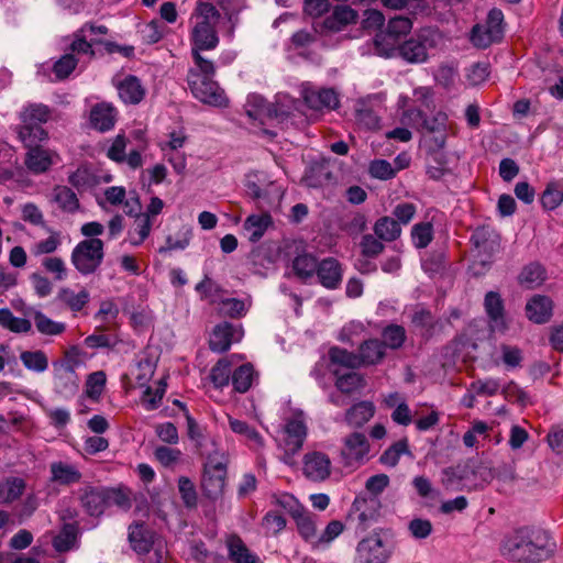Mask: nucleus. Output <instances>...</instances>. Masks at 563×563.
<instances>
[{
    "label": "nucleus",
    "instance_id": "nucleus-64",
    "mask_svg": "<svg viewBox=\"0 0 563 563\" xmlns=\"http://www.w3.org/2000/svg\"><path fill=\"white\" fill-rule=\"evenodd\" d=\"M541 205L547 210L558 208L563 201V190L555 184H549L541 195Z\"/></svg>",
    "mask_w": 563,
    "mask_h": 563
},
{
    "label": "nucleus",
    "instance_id": "nucleus-33",
    "mask_svg": "<svg viewBox=\"0 0 563 563\" xmlns=\"http://www.w3.org/2000/svg\"><path fill=\"white\" fill-rule=\"evenodd\" d=\"M118 91L121 100L124 103L130 104H137L140 103L144 96L145 90L143 86L141 85V81L135 76H128L125 77L119 85H118Z\"/></svg>",
    "mask_w": 563,
    "mask_h": 563
},
{
    "label": "nucleus",
    "instance_id": "nucleus-41",
    "mask_svg": "<svg viewBox=\"0 0 563 563\" xmlns=\"http://www.w3.org/2000/svg\"><path fill=\"white\" fill-rule=\"evenodd\" d=\"M0 325L13 333H27L32 329L30 320L15 317L9 308L0 309Z\"/></svg>",
    "mask_w": 563,
    "mask_h": 563
},
{
    "label": "nucleus",
    "instance_id": "nucleus-51",
    "mask_svg": "<svg viewBox=\"0 0 563 563\" xmlns=\"http://www.w3.org/2000/svg\"><path fill=\"white\" fill-rule=\"evenodd\" d=\"M299 534L307 541L316 544L317 540V528L312 516L306 510V508L294 518Z\"/></svg>",
    "mask_w": 563,
    "mask_h": 563
},
{
    "label": "nucleus",
    "instance_id": "nucleus-63",
    "mask_svg": "<svg viewBox=\"0 0 563 563\" xmlns=\"http://www.w3.org/2000/svg\"><path fill=\"white\" fill-rule=\"evenodd\" d=\"M471 241L474 246H496L500 243V238L489 227H481L473 232Z\"/></svg>",
    "mask_w": 563,
    "mask_h": 563
},
{
    "label": "nucleus",
    "instance_id": "nucleus-31",
    "mask_svg": "<svg viewBox=\"0 0 563 563\" xmlns=\"http://www.w3.org/2000/svg\"><path fill=\"white\" fill-rule=\"evenodd\" d=\"M318 264L319 260L314 255L307 253L306 249H302V252L292 260V271L298 279L307 283L316 276Z\"/></svg>",
    "mask_w": 563,
    "mask_h": 563
},
{
    "label": "nucleus",
    "instance_id": "nucleus-16",
    "mask_svg": "<svg viewBox=\"0 0 563 563\" xmlns=\"http://www.w3.org/2000/svg\"><path fill=\"white\" fill-rule=\"evenodd\" d=\"M484 309L489 320V327L493 331L505 332L507 322L505 317V303L500 294L488 291L484 298Z\"/></svg>",
    "mask_w": 563,
    "mask_h": 563
},
{
    "label": "nucleus",
    "instance_id": "nucleus-36",
    "mask_svg": "<svg viewBox=\"0 0 563 563\" xmlns=\"http://www.w3.org/2000/svg\"><path fill=\"white\" fill-rule=\"evenodd\" d=\"M52 481L60 485H71L80 482L81 473L71 464L54 462L51 464Z\"/></svg>",
    "mask_w": 563,
    "mask_h": 563
},
{
    "label": "nucleus",
    "instance_id": "nucleus-45",
    "mask_svg": "<svg viewBox=\"0 0 563 563\" xmlns=\"http://www.w3.org/2000/svg\"><path fill=\"white\" fill-rule=\"evenodd\" d=\"M57 298L64 302L71 311H80L90 300V295L86 289L75 292L69 288L59 290Z\"/></svg>",
    "mask_w": 563,
    "mask_h": 563
},
{
    "label": "nucleus",
    "instance_id": "nucleus-48",
    "mask_svg": "<svg viewBox=\"0 0 563 563\" xmlns=\"http://www.w3.org/2000/svg\"><path fill=\"white\" fill-rule=\"evenodd\" d=\"M53 200L66 212H74L79 208L76 194L66 186H56L54 188Z\"/></svg>",
    "mask_w": 563,
    "mask_h": 563
},
{
    "label": "nucleus",
    "instance_id": "nucleus-39",
    "mask_svg": "<svg viewBox=\"0 0 563 563\" xmlns=\"http://www.w3.org/2000/svg\"><path fill=\"white\" fill-rule=\"evenodd\" d=\"M25 482L20 477H8L0 482V504H11L23 494Z\"/></svg>",
    "mask_w": 563,
    "mask_h": 563
},
{
    "label": "nucleus",
    "instance_id": "nucleus-47",
    "mask_svg": "<svg viewBox=\"0 0 563 563\" xmlns=\"http://www.w3.org/2000/svg\"><path fill=\"white\" fill-rule=\"evenodd\" d=\"M155 367V363L150 357H143L136 363L135 372L133 375L140 387H146L144 396L152 395V388L147 386V383L154 375Z\"/></svg>",
    "mask_w": 563,
    "mask_h": 563
},
{
    "label": "nucleus",
    "instance_id": "nucleus-22",
    "mask_svg": "<svg viewBox=\"0 0 563 563\" xmlns=\"http://www.w3.org/2000/svg\"><path fill=\"white\" fill-rule=\"evenodd\" d=\"M369 452V443L364 433L353 432L344 439L342 455L346 464L362 461Z\"/></svg>",
    "mask_w": 563,
    "mask_h": 563
},
{
    "label": "nucleus",
    "instance_id": "nucleus-58",
    "mask_svg": "<svg viewBox=\"0 0 563 563\" xmlns=\"http://www.w3.org/2000/svg\"><path fill=\"white\" fill-rule=\"evenodd\" d=\"M473 251H476V254L473 255L470 268L475 276H479L485 274L493 263V249H473Z\"/></svg>",
    "mask_w": 563,
    "mask_h": 563
},
{
    "label": "nucleus",
    "instance_id": "nucleus-13",
    "mask_svg": "<svg viewBox=\"0 0 563 563\" xmlns=\"http://www.w3.org/2000/svg\"><path fill=\"white\" fill-rule=\"evenodd\" d=\"M159 537V533L143 522H133L129 526L128 541L139 555L148 554Z\"/></svg>",
    "mask_w": 563,
    "mask_h": 563
},
{
    "label": "nucleus",
    "instance_id": "nucleus-56",
    "mask_svg": "<svg viewBox=\"0 0 563 563\" xmlns=\"http://www.w3.org/2000/svg\"><path fill=\"white\" fill-rule=\"evenodd\" d=\"M107 376L103 371H97L88 375L86 380V395L93 401H98L103 393Z\"/></svg>",
    "mask_w": 563,
    "mask_h": 563
},
{
    "label": "nucleus",
    "instance_id": "nucleus-42",
    "mask_svg": "<svg viewBox=\"0 0 563 563\" xmlns=\"http://www.w3.org/2000/svg\"><path fill=\"white\" fill-rule=\"evenodd\" d=\"M23 366L34 373H44L48 368V357L42 350L23 351L20 353Z\"/></svg>",
    "mask_w": 563,
    "mask_h": 563
},
{
    "label": "nucleus",
    "instance_id": "nucleus-46",
    "mask_svg": "<svg viewBox=\"0 0 563 563\" xmlns=\"http://www.w3.org/2000/svg\"><path fill=\"white\" fill-rule=\"evenodd\" d=\"M329 358L332 364L346 368L355 369L361 367L358 354L340 346H332L329 350Z\"/></svg>",
    "mask_w": 563,
    "mask_h": 563
},
{
    "label": "nucleus",
    "instance_id": "nucleus-59",
    "mask_svg": "<svg viewBox=\"0 0 563 563\" xmlns=\"http://www.w3.org/2000/svg\"><path fill=\"white\" fill-rule=\"evenodd\" d=\"M178 490L186 508H196L198 504L197 490L194 482L186 476L178 479Z\"/></svg>",
    "mask_w": 563,
    "mask_h": 563
},
{
    "label": "nucleus",
    "instance_id": "nucleus-1",
    "mask_svg": "<svg viewBox=\"0 0 563 563\" xmlns=\"http://www.w3.org/2000/svg\"><path fill=\"white\" fill-rule=\"evenodd\" d=\"M499 551L505 559L512 562L540 563L552 556L554 543L545 530L523 526L503 537Z\"/></svg>",
    "mask_w": 563,
    "mask_h": 563
},
{
    "label": "nucleus",
    "instance_id": "nucleus-35",
    "mask_svg": "<svg viewBox=\"0 0 563 563\" xmlns=\"http://www.w3.org/2000/svg\"><path fill=\"white\" fill-rule=\"evenodd\" d=\"M272 224V217L268 213L251 214L244 221L243 229L250 242L256 243Z\"/></svg>",
    "mask_w": 563,
    "mask_h": 563
},
{
    "label": "nucleus",
    "instance_id": "nucleus-8",
    "mask_svg": "<svg viewBox=\"0 0 563 563\" xmlns=\"http://www.w3.org/2000/svg\"><path fill=\"white\" fill-rule=\"evenodd\" d=\"M475 462L471 459L460 462L456 465L445 467L441 472V484L448 492H459L470 488L476 479Z\"/></svg>",
    "mask_w": 563,
    "mask_h": 563
},
{
    "label": "nucleus",
    "instance_id": "nucleus-44",
    "mask_svg": "<svg viewBox=\"0 0 563 563\" xmlns=\"http://www.w3.org/2000/svg\"><path fill=\"white\" fill-rule=\"evenodd\" d=\"M382 338L380 342L384 344L385 350L387 347L398 350L406 342L407 334L402 325L391 323L383 329Z\"/></svg>",
    "mask_w": 563,
    "mask_h": 563
},
{
    "label": "nucleus",
    "instance_id": "nucleus-34",
    "mask_svg": "<svg viewBox=\"0 0 563 563\" xmlns=\"http://www.w3.org/2000/svg\"><path fill=\"white\" fill-rule=\"evenodd\" d=\"M375 413L372 401L363 400L354 404L345 412V422L353 428L363 427Z\"/></svg>",
    "mask_w": 563,
    "mask_h": 563
},
{
    "label": "nucleus",
    "instance_id": "nucleus-29",
    "mask_svg": "<svg viewBox=\"0 0 563 563\" xmlns=\"http://www.w3.org/2000/svg\"><path fill=\"white\" fill-rule=\"evenodd\" d=\"M233 335L234 327L230 322L217 324L209 339L210 350L217 353L227 352L232 345Z\"/></svg>",
    "mask_w": 563,
    "mask_h": 563
},
{
    "label": "nucleus",
    "instance_id": "nucleus-54",
    "mask_svg": "<svg viewBox=\"0 0 563 563\" xmlns=\"http://www.w3.org/2000/svg\"><path fill=\"white\" fill-rule=\"evenodd\" d=\"M407 453H410L408 440L401 439L383 452V454L379 456V462L383 465L394 467L398 464L400 456Z\"/></svg>",
    "mask_w": 563,
    "mask_h": 563
},
{
    "label": "nucleus",
    "instance_id": "nucleus-50",
    "mask_svg": "<svg viewBox=\"0 0 563 563\" xmlns=\"http://www.w3.org/2000/svg\"><path fill=\"white\" fill-rule=\"evenodd\" d=\"M412 29V21L407 16L390 18L385 32V38L397 42L401 36L407 35Z\"/></svg>",
    "mask_w": 563,
    "mask_h": 563
},
{
    "label": "nucleus",
    "instance_id": "nucleus-28",
    "mask_svg": "<svg viewBox=\"0 0 563 563\" xmlns=\"http://www.w3.org/2000/svg\"><path fill=\"white\" fill-rule=\"evenodd\" d=\"M282 249H252L247 260L253 272L263 274L262 269H269L280 257Z\"/></svg>",
    "mask_w": 563,
    "mask_h": 563
},
{
    "label": "nucleus",
    "instance_id": "nucleus-24",
    "mask_svg": "<svg viewBox=\"0 0 563 563\" xmlns=\"http://www.w3.org/2000/svg\"><path fill=\"white\" fill-rule=\"evenodd\" d=\"M303 99L306 104L313 110H332L339 106L338 95L332 88L305 89Z\"/></svg>",
    "mask_w": 563,
    "mask_h": 563
},
{
    "label": "nucleus",
    "instance_id": "nucleus-40",
    "mask_svg": "<svg viewBox=\"0 0 563 563\" xmlns=\"http://www.w3.org/2000/svg\"><path fill=\"white\" fill-rule=\"evenodd\" d=\"M374 232L378 239L393 242L400 236L401 228L394 218L382 217L376 221Z\"/></svg>",
    "mask_w": 563,
    "mask_h": 563
},
{
    "label": "nucleus",
    "instance_id": "nucleus-30",
    "mask_svg": "<svg viewBox=\"0 0 563 563\" xmlns=\"http://www.w3.org/2000/svg\"><path fill=\"white\" fill-rule=\"evenodd\" d=\"M548 278L547 269L539 262L525 265L518 275V284L527 289L541 286Z\"/></svg>",
    "mask_w": 563,
    "mask_h": 563
},
{
    "label": "nucleus",
    "instance_id": "nucleus-49",
    "mask_svg": "<svg viewBox=\"0 0 563 563\" xmlns=\"http://www.w3.org/2000/svg\"><path fill=\"white\" fill-rule=\"evenodd\" d=\"M33 319L37 331L43 335H59L66 330L64 322L54 321L42 311H35Z\"/></svg>",
    "mask_w": 563,
    "mask_h": 563
},
{
    "label": "nucleus",
    "instance_id": "nucleus-32",
    "mask_svg": "<svg viewBox=\"0 0 563 563\" xmlns=\"http://www.w3.org/2000/svg\"><path fill=\"white\" fill-rule=\"evenodd\" d=\"M229 559L234 563H256L258 558L252 553L242 538L235 533L227 539Z\"/></svg>",
    "mask_w": 563,
    "mask_h": 563
},
{
    "label": "nucleus",
    "instance_id": "nucleus-20",
    "mask_svg": "<svg viewBox=\"0 0 563 563\" xmlns=\"http://www.w3.org/2000/svg\"><path fill=\"white\" fill-rule=\"evenodd\" d=\"M103 260V249H74L71 262L82 275L96 272Z\"/></svg>",
    "mask_w": 563,
    "mask_h": 563
},
{
    "label": "nucleus",
    "instance_id": "nucleus-10",
    "mask_svg": "<svg viewBox=\"0 0 563 563\" xmlns=\"http://www.w3.org/2000/svg\"><path fill=\"white\" fill-rule=\"evenodd\" d=\"M53 389L58 396L69 399L79 389V377L67 362L53 363Z\"/></svg>",
    "mask_w": 563,
    "mask_h": 563
},
{
    "label": "nucleus",
    "instance_id": "nucleus-61",
    "mask_svg": "<svg viewBox=\"0 0 563 563\" xmlns=\"http://www.w3.org/2000/svg\"><path fill=\"white\" fill-rule=\"evenodd\" d=\"M384 249H362L360 257L356 260V268L363 273H372L377 269V265L374 262L382 253Z\"/></svg>",
    "mask_w": 563,
    "mask_h": 563
},
{
    "label": "nucleus",
    "instance_id": "nucleus-53",
    "mask_svg": "<svg viewBox=\"0 0 563 563\" xmlns=\"http://www.w3.org/2000/svg\"><path fill=\"white\" fill-rule=\"evenodd\" d=\"M231 376V363L225 358H221L211 368L209 377L216 388H223L229 385Z\"/></svg>",
    "mask_w": 563,
    "mask_h": 563
},
{
    "label": "nucleus",
    "instance_id": "nucleus-9",
    "mask_svg": "<svg viewBox=\"0 0 563 563\" xmlns=\"http://www.w3.org/2000/svg\"><path fill=\"white\" fill-rule=\"evenodd\" d=\"M378 497L356 496L347 514V520L356 522V529L367 530L380 516Z\"/></svg>",
    "mask_w": 563,
    "mask_h": 563
},
{
    "label": "nucleus",
    "instance_id": "nucleus-27",
    "mask_svg": "<svg viewBox=\"0 0 563 563\" xmlns=\"http://www.w3.org/2000/svg\"><path fill=\"white\" fill-rule=\"evenodd\" d=\"M361 366L379 364L386 356L384 344L378 339H368L361 343L357 350Z\"/></svg>",
    "mask_w": 563,
    "mask_h": 563
},
{
    "label": "nucleus",
    "instance_id": "nucleus-43",
    "mask_svg": "<svg viewBox=\"0 0 563 563\" xmlns=\"http://www.w3.org/2000/svg\"><path fill=\"white\" fill-rule=\"evenodd\" d=\"M254 367L250 363L240 365L232 372V385L235 391L240 394L246 393L253 383Z\"/></svg>",
    "mask_w": 563,
    "mask_h": 563
},
{
    "label": "nucleus",
    "instance_id": "nucleus-6",
    "mask_svg": "<svg viewBox=\"0 0 563 563\" xmlns=\"http://www.w3.org/2000/svg\"><path fill=\"white\" fill-rule=\"evenodd\" d=\"M441 38V34L437 30L421 29L399 46V54L408 63H424L428 59V51L437 47Z\"/></svg>",
    "mask_w": 563,
    "mask_h": 563
},
{
    "label": "nucleus",
    "instance_id": "nucleus-4",
    "mask_svg": "<svg viewBox=\"0 0 563 563\" xmlns=\"http://www.w3.org/2000/svg\"><path fill=\"white\" fill-rule=\"evenodd\" d=\"M78 493L81 507L91 517H100L111 505L130 507V499L121 489L87 485Z\"/></svg>",
    "mask_w": 563,
    "mask_h": 563
},
{
    "label": "nucleus",
    "instance_id": "nucleus-14",
    "mask_svg": "<svg viewBox=\"0 0 563 563\" xmlns=\"http://www.w3.org/2000/svg\"><path fill=\"white\" fill-rule=\"evenodd\" d=\"M356 19L357 12L355 10L347 5H336L333 12L322 22L314 23V30L320 34L340 32L349 24L355 23Z\"/></svg>",
    "mask_w": 563,
    "mask_h": 563
},
{
    "label": "nucleus",
    "instance_id": "nucleus-5",
    "mask_svg": "<svg viewBox=\"0 0 563 563\" xmlns=\"http://www.w3.org/2000/svg\"><path fill=\"white\" fill-rule=\"evenodd\" d=\"M202 457L205 459L201 477L202 495L209 500L216 501L224 493L228 459L220 451Z\"/></svg>",
    "mask_w": 563,
    "mask_h": 563
},
{
    "label": "nucleus",
    "instance_id": "nucleus-52",
    "mask_svg": "<svg viewBox=\"0 0 563 563\" xmlns=\"http://www.w3.org/2000/svg\"><path fill=\"white\" fill-rule=\"evenodd\" d=\"M19 137L25 146L31 150V147L38 146L37 142L47 139V132L41 124L21 125L19 129Z\"/></svg>",
    "mask_w": 563,
    "mask_h": 563
},
{
    "label": "nucleus",
    "instance_id": "nucleus-11",
    "mask_svg": "<svg viewBox=\"0 0 563 563\" xmlns=\"http://www.w3.org/2000/svg\"><path fill=\"white\" fill-rule=\"evenodd\" d=\"M389 556L390 551L375 532L358 542L355 563H386Z\"/></svg>",
    "mask_w": 563,
    "mask_h": 563
},
{
    "label": "nucleus",
    "instance_id": "nucleus-15",
    "mask_svg": "<svg viewBox=\"0 0 563 563\" xmlns=\"http://www.w3.org/2000/svg\"><path fill=\"white\" fill-rule=\"evenodd\" d=\"M302 472L310 481H324L330 476L331 461L327 454L319 451L307 453L303 456Z\"/></svg>",
    "mask_w": 563,
    "mask_h": 563
},
{
    "label": "nucleus",
    "instance_id": "nucleus-55",
    "mask_svg": "<svg viewBox=\"0 0 563 563\" xmlns=\"http://www.w3.org/2000/svg\"><path fill=\"white\" fill-rule=\"evenodd\" d=\"M49 119V109L44 104H30L21 113L22 125L42 124Z\"/></svg>",
    "mask_w": 563,
    "mask_h": 563
},
{
    "label": "nucleus",
    "instance_id": "nucleus-60",
    "mask_svg": "<svg viewBox=\"0 0 563 563\" xmlns=\"http://www.w3.org/2000/svg\"><path fill=\"white\" fill-rule=\"evenodd\" d=\"M500 389V380L498 378L476 379L470 384V390L474 391L477 396L493 397L498 394Z\"/></svg>",
    "mask_w": 563,
    "mask_h": 563
},
{
    "label": "nucleus",
    "instance_id": "nucleus-7",
    "mask_svg": "<svg viewBox=\"0 0 563 563\" xmlns=\"http://www.w3.org/2000/svg\"><path fill=\"white\" fill-rule=\"evenodd\" d=\"M504 35V14L499 9H492L484 23L475 24L470 34L471 43L477 48H487L501 41Z\"/></svg>",
    "mask_w": 563,
    "mask_h": 563
},
{
    "label": "nucleus",
    "instance_id": "nucleus-2",
    "mask_svg": "<svg viewBox=\"0 0 563 563\" xmlns=\"http://www.w3.org/2000/svg\"><path fill=\"white\" fill-rule=\"evenodd\" d=\"M221 14L216 5L208 1L199 0L191 14L194 26L190 32V54L192 62L205 63L203 51H212L218 47L220 38L217 31Z\"/></svg>",
    "mask_w": 563,
    "mask_h": 563
},
{
    "label": "nucleus",
    "instance_id": "nucleus-57",
    "mask_svg": "<svg viewBox=\"0 0 563 563\" xmlns=\"http://www.w3.org/2000/svg\"><path fill=\"white\" fill-rule=\"evenodd\" d=\"M411 322L416 328L423 331L422 335L424 338L429 339L433 334L435 320L430 310L424 308L416 310L411 317Z\"/></svg>",
    "mask_w": 563,
    "mask_h": 563
},
{
    "label": "nucleus",
    "instance_id": "nucleus-17",
    "mask_svg": "<svg viewBox=\"0 0 563 563\" xmlns=\"http://www.w3.org/2000/svg\"><path fill=\"white\" fill-rule=\"evenodd\" d=\"M316 276L321 286L327 289H338L343 279V268L341 263L333 258L327 257L319 261Z\"/></svg>",
    "mask_w": 563,
    "mask_h": 563
},
{
    "label": "nucleus",
    "instance_id": "nucleus-37",
    "mask_svg": "<svg viewBox=\"0 0 563 563\" xmlns=\"http://www.w3.org/2000/svg\"><path fill=\"white\" fill-rule=\"evenodd\" d=\"M52 164L53 159L49 152L41 146L31 147L25 157L26 167L35 174L46 172Z\"/></svg>",
    "mask_w": 563,
    "mask_h": 563
},
{
    "label": "nucleus",
    "instance_id": "nucleus-26",
    "mask_svg": "<svg viewBox=\"0 0 563 563\" xmlns=\"http://www.w3.org/2000/svg\"><path fill=\"white\" fill-rule=\"evenodd\" d=\"M446 121L448 115L443 112H438L431 119L424 115L420 125L419 131L434 134L433 143L438 150L443 148L446 143Z\"/></svg>",
    "mask_w": 563,
    "mask_h": 563
},
{
    "label": "nucleus",
    "instance_id": "nucleus-19",
    "mask_svg": "<svg viewBox=\"0 0 563 563\" xmlns=\"http://www.w3.org/2000/svg\"><path fill=\"white\" fill-rule=\"evenodd\" d=\"M552 313L553 301L545 295H533L526 303V316L533 323H547Z\"/></svg>",
    "mask_w": 563,
    "mask_h": 563
},
{
    "label": "nucleus",
    "instance_id": "nucleus-62",
    "mask_svg": "<svg viewBox=\"0 0 563 563\" xmlns=\"http://www.w3.org/2000/svg\"><path fill=\"white\" fill-rule=\"evenodd\" d=\"M420 260L423 271L433 274L444 267L445 255L441 250H434L433 252H424L421 254Z\"/></svg>",
    "mask_w": 563,
    "mask_h": 563
},
{
    "label": "nucleus",
    "instance_id": "nucleus-23",
    "mask_svg": "<svg viewBox=\"0 0 563 563\" xmlns=\"http://www.w3.org/2000/svg\"><path fill=\"white\" fill-rule=\"evenodd\" d=\"M117 109L107 102L95 104L90 110L91 126L100 132H107L114 128L117 122Z\"/></svg>",
    "mask_w": 563,
    "mask_h": 563
},
{
    "label": "nucleus",
    "instance_id": "nucleus-21",
    "mask_svg": "<svg viewBox=\"0 0 563 563\" xmlns=\"http://www.w3.org/2000/svg\"><path fill=\"white\" fill-rule=\"evenodd\" d=\"M186 421L187 434L196 443L197 452L201 457L219 451L217 441L203 434L202 429L191 415H187Z\"/></svg>",
    "mask_w": 563,
    "mask_h": 563
},
{
    "label": "nucleus",
    "instance_id": "nucleus-18",
    "mask_svg": "<svg viewBox=\"0 0 563 563\" xmlns=\"http://www.w3.org/2000/svg\"><path fill=\"white\" fill-rule=\"evenodd\" d=\"M245 111L249 118L260 120L261 123H264V118L283 121L287 117L284 111L279 112L274 104L266 102L264 98L256 95L247 98Z\"/></svg>",
    "mask_w": 563,
    "mask_h": 563
},
{
    "label": "nucleus",
    "instance_id": "nucleus-3",
    "mask_svg": "<svg viewBox=\"0 0 563 563\" xmlns=\"http://www.w3.org/2000/svg\"><path fill=\"white\" fill-rule=\"evenodd\" d=\"M216 66L212 60L194 62L187 75L188 87L196 99L213 107H225L228 98L224 90L214 80Z\"/></svg>",
    "mask_w": 563,
    "mask_h": 563
},
{
    "label": "nucleus",
    "instance_id": "nucleus-38",
    "mask_svg": "<svg viewBox=\"0 0 563 563\" xmlns=\"http://www.w3.org/2000/svg\"><path fill=\"white\" fill-rule=\"evenodd\" d=\"M78 534V525L76 522L64 523L59 533L53 539L54 549L59 553L68 552L75 547Z\"/></svg>",
    "mask_w": 563,
    "mask_h": 563
},
{
    "label": "nucleus",
    "instance_id": "nucleus-12",
    "mask_svg": "<svg viewBox=\"0 0 563 563\" xmlns=\"http://www.w3.org/2000/svg\"><path fill=\"white\" fill-rule=\"evenodd\" d=\"M379 108L380 100L377 96L358 99L355 103V120L358 126L371 131L378 130L380 128Z\"/></svg>",
    "mask_w": 563,
    "mask_h": 563
},
{
    "label": "nucleus",
    "instance_id": "nucleus-25",
    "mask_svg": "<svg viewBox=\"0 0 563 563\" xmlns=\"http://www.w3.org/2000/svg\"><path fill=\"white\" fill-rule=\"evenodd\" d=\"M285 434L286 452L294 455L303 445L307 437V427L300 419H290L285 424Z\"/></svg>",
    "mask_w": 563,
    "mask_h": 563
}]
</instances>
